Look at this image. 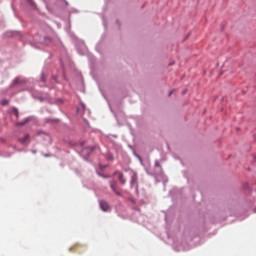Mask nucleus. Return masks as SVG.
<instances>
[{
  "label": "nucleus",
  "mask_w": 256,
  "mask_h": 256,
  "mask_svg": "<svg viewBox=\"0 0 256 256\" xmlns=\"http://www.w3.org/2000/svg\"><path fill=\"white\" fill-rule=\"evenodd\" d=\"M100 209H102V211H109L111 208L109 207V204L106 201L101 200L100 201Z\"/></svg>",
  "instance_id": "f03ea898"
},
{
  "label": "nucleus",
  "mask_w": 256,
  "mask_h": 256,
  "mask_svg": "<svg viewBox=\"0 0 256 256\" xmlns=\"http://www.w3.org/2000/svg\"><path fill=\"white\" fill-rule=\"evenodd\" d=\"M19 142L22 143V145L29 144V134H25L23 138H19Z\"/></svg>",
  "instance_id": "7ed1b4c3"
},
{
  "label": "nucleus",
  "mask_w": 256,
  "mask_h": 256,
  "mask_svg": "<svg viewBox=\"0 0 256 256\" xmlns=\"http://www.w3.org/2000/svg\"><path fill=\"white\" fill-rule=\"evenodd\" d=\"M131 185H137V174L136 173H133L132 176H131Z\"/></svg>",
  "instance_id": "39448f33"
},
{
  "label": "nucleus",
  "mask_w": 256,
  "mask_h": 256,
  "mask_svg": "<svg viewBox=\"0 0 256 256\" xmlns=\"http://www.w3.org/2000/svg\"><path fill=\"white\" fill-rule=\"evenodd\" d=\"M93 151V147H88V148H85L84 150H82V153L84 155H89V153H92Z\"/></svg>",
  "instance_id": "423d86ee"
},
{
  "label": "nucleus",
  "mask_w": 256,
  "mask_h": 256,
  "mask_svg": "<svg viewBox=\"0 0 256 256\" xmlns=\"http://www.w3.org/2000/svg\"><path fill=\"white\" fill-rule=\"evenodd\" d=\"M7 103H9V101H7V100L2 101V105H7Z\"/></svg>",
  "instance_id": "6e6552de"
},
{
  "label": "nucleus",
  "mask_w": 256,
  "mask_h": 256,
  "mask_svg": "<svg viewBox=\"0 0 256 256\" xmlns=\"http://www.w3.org/2000/svg\"><path fill=\"white\" fill-rule=\"evenodd\" d=\"M156 166H159V163H156Z\"/></svg>",
  "instance_id": "1a4fd4ad"
},
{
  "label": "nucleus",
  "mask_w": 256,
  "mask_h": 256,
  "mask_svg": "<svg viewBox=\"0 0 256 256\" xmlns=\"http://www.w3.org/2000/svg\"><path fill=\"white\" fill-rule=\"evenodd\" d=\"M118 179L122 185H125V183H127V180L124 179L123 173L121 172H118Z\"/></svg>",
  "instance_id": "20e7f679"
},
{
  "label": "nucleus",
  "mask_w": 256,
  "mask_h": 256,
  "mask_svg": "<svg viewBox=\"0 0 256 256\" xmlns=\"http://www.w3.org/2000/svg\"><path fill=\"white\" fill-rule=\"evenodd\" d=\"M14 115H16V117H19V111L17 109L14 110Z\"/></svg>",
  "instance_id": "0eeeda50"
},
{
  "label": "nucleus",
  "mask_w": 256,
  "mask_h": 256,
  "mask_svg": "<svg viewBox=\"0 0 256 256\" xmlns=\"http://www.w3.org/2000/svg\"><path fill=\"white\" fill-rule=\"evenodd\" d=\"M110 187H111L112 191H113L116 195H118V196L120 197L121 192H119V190H117V182H115V181L110 182Z\"/></svg>",
  "instance_id": "f257e3e1"
}]
</instances>
